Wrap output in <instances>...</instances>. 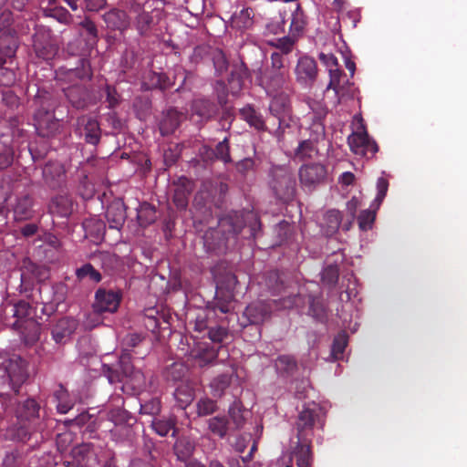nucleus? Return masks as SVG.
Returning <instances> with one entry per match:
<instances>
[{"label": "nucleus", "instance_id": "obj_55", "mask_svg": "<svg viewBox=\"0 0 467 467\" xmlns=\"http://www.w3.org/2000/svg\"><path fill=\"white\" fill-rule=\"evenodd\" d=\"M161 410V404L159 398H152L144 403L140 404V413L150 416H155L160 413Z\"/></svg>", "mask_w": 467, "mask_h": 467}, {"label": "nucleus", "instance_id": "obj_60", "mask_svg": "<svg viewBox=\"0 0 467 467\" xmlns=\"http://www.w3.org/2000/svg\"><path fill=\"white\" fill-rule=\"evenodd\" d=\"M339 276V270L337 265H328L322 272L323 283L333 286L337 283Z\"/></svg>", "mask_w": 467, "mask_h": 467}, {"label": "nucleus", "instance_id": "obj_11", "mask_svg": "<svg viewBox=\"0 0 467 467\" xmlns=\"http://www.w3.org/2000/svg\"><path fill=\"white\" fill-rule=\"evenodd\" d=\"M348 144L354 154L361 157H373L379 150L378 144L369 138L364 128L362 130L353 131L348 137Z\"/></svg>", "mask_w": 467, "mask_h": 467}, {"label": "nucleus", "instance_id": "obj_23", "mask_svg": "<svg viewBox=\"0 0 467 467\" xmlns=\"http://www.w3.org/2000/svg\"><path fill=\"white\" fill-rule=\"evenodd\" d=\"M22 363V359L18 357L10 358L5 353H0V371L7 375L11 380H23L24 368Z\"/></svg>", "mask_w": 467, "mask_h": 467}, {"label": "nucleus", "instance_id": "obj_38", "mask_svg": "<svg viewBox=\"0 0 467 467\" xmlns=\"http://www.w3.org/2000/svg\"><path fill=\"white\" fill-rule=\"evenodd\" d=\"M317 142L311 139L302 140L295 151L296 158L300 161L313 158L317 152Z\"/></svg>", "mask_w": 467, "mask_h": 467}, {"label": "nucleus", "instance_id": "obj_15", "mask_svg": "<svg viewBox=\"0 0 467 467\" xmlns=\"http://www.w3.org/2000/svg\"><path fill=\"white\" fill-rule=\"evenodd\" d=\"M119 369H115L108 365L103 366V372L110 384L123 382L136 369L130 361V355L126 351L122 353L119 361Z\"/></svg>", "mask_w": 467, "mask_h": 467}, {"label": "nucleus", "instance_id": "obj_51", "mask_svg": "<svg viewBox=\"0 0 467 467\" xmlns=\"http://www.w3.org/2000/svg\"><path fill=\"white\" fill-rule=\"evenodd\" d=\"M348 345V335L346 332L338 333L332 344L331 353L335 359H339L342 358V355L345 351V348Z\"/></svg>", "mask_w": 467, "mask_h": 467}, {"label": "nucleus", "instance_id": "obj_8", "mask_svg": "<svg viewBox=\"0 0 467 467\" xmlns=\"http://www.w3.org/2000/svg\"><path fill=\"white\" fill-rule=\"evenodd\" d=\"M92 71L89 60L87 57H81L76 67H61L56 71V78L63 83H69V88H79L81 84H85L90 80Z\"/></svg>", "mask_w": 467, "mask_h": 467}, {"label": "nucleus", "instance_id": "obj_37", "mask_svg": "<svg viewBox=\"0 0 467 467\" xmlns=\"http://www.w3.org/2000/svg\"><path fill=\"white\" fill-rule=\"evenodd\" d=\"M242 403L234 401L228 410L229 421L232 425L233 432L241 430L245 424V418L243 414Z\"/></svg>", "mask_w": 467, "mask_h": 467}, {"label": "nucleus", "instance_id": "obj_18", "mask_svg": "<svg viewBox=\"0 0 467 467\" xmlns=\"http://www.w3.org/2000/svg\"><path fill=\"white\" fill-rule=\"evenodd\" d=\"M34 198L29 191H26L16 197L12 204V212L16 221H26L34 216Z\"/></svg>", "mask_w": 467, "mask_h": 467}, {"label": "nucleus", "instance_id": "obj_47", "mask_svg": "<svg viewBox=\"0 0 467 467\" xmlns=\"http://www.w3.org/2000/svg\"><path fill=\"white\" fill-rule=\"evenodd\" d=\"M186 370V367L183 364L174 362L165 368L163 377L167 381L177 382L183 379Z\"/></svg>", "mask_w": 467, "mask_h": 467}, {"label": "nucleus", "instance_id": "obj_3", "mask_svg": "<svg viewBox=\"0 0 467 467\" xmlns=\"http://www.w3.org/2000/svg\"><path fill=\"white\" fill-rule=\"evenodd\" d=\"M12 315L16 321L12 324L18 330L26 343H33L39 338L40 327L33 317V309L29 303L21 300L13 306Z\"/></svg>", "mask_w": 467, "mask_h": 467}, {"label": "nucleus", "instance_id": "obj_40", "mask_svg": "<svg viewBox=\"0 0 467 467\" xmlns=\"http://www.w3.org/2000/svg\"><path fill=\"white\" fill-rule=\"evenodd\" d=\"M234 293H223L218 295L216 293L215 301L213 306V312L220 311L221 313L226 314L232 311L234 308Z\"/></svg>", "mask_w": 467, "mask_h": 467}, {"label": "nucleus", "instance_id": "obj_13", "mask_svg": "<svg viewBox=\"0 0 467 467\" xmlns=\"http://www.w3.org/2000/svg\"><path fill=\"white\" fill-rule=\"evenodd\" d=\"M271 313V303L261 300L253 302L245 307L243 313V319L245 320L241 325H260L270 317Z\"/></svg>", "mask_w": 467, "mask_h": 467}, {"label": "nucleus", "instance_id": "obj_45", "mask_svg": "<svg viewBox=\"0 0 467 467\" xmlns=\"http://www.w3.org/2000/svg\"><path fill=\"white\" fill-rule=\"evenodd\" d=\"M306 25V16L300 5H296L292 14L290 31L293 36L300 34Z\"/></svg>", "mask_w": 467, "mask_h": 467}, {"label": "nucleus", "instance_id": "obj_54", "mask_svg": "<svg viewBox=\"0 0 467 467\" xmlns=\"http://www.w3.org/2000/svg\"><path fill=\"white\" fill-rule=\"evenodd\" d=\"M212 58L215 72L218 74V76H221L223 72L227 71L228 61L224 53L221 49L214 50L213 52Z\"/></svg>", "mask_w": 467, "mask_h": 467}, {"label": "nucleus", "instance_id": "obj_50", "mask_svg": "<svg viewBox=\"0 0 467 467\" xmlns=\"http://www.w3.org/2000/svg\"><path fill=\"white\" fill-rule=\"evenodd\" d=\"M153 23V17L150 13L142 11L136 17V28L139 31L140 36L147 35Z\"/></svg>", "mask_w": 467, "mask_h": 467}, {"label": "nucleus", "instance_id": "obj_35", "mask_svg": "<svg viewBox=\"0 0 467 467\" xmlns=\"http://www.w3.org/2000/svg\"><path fill=\"white\" fill-rule=\"evenodd\" d=\"M238 284L237 277L232 272H226L216 276V291L218 295L234 293Z\"/></svg>", "mask_w": 467, "mask_h": 467}, {"label": "nucleus", "instance_id": "obj_5", "mask_svg": "<svg viewBox=\"0 0 467 467\" xmlns=\"http://www.w3.org/2000/svg\"><path fill=\"white\" fill-rule=\"evenodd\" d=\"M323 410L319 404L311 402L305 404L298 412L295 428L297 439L313 437L314 427L317 423H322Z\"/></svg>", "mask_w": 467, "mask_h": 467}, {"label": "nucleus", "instance_id": "obj_4", "mask_svg": "<svg viewBox=\"0 0 467 467\" xmlns=\"http://www.w3.org/2000/svg\"><path fill=\"white\" fill-rule=\"evenodd\" d=\"M270 187L275 195L284 202L291 201L296 194V180L293 172L285 166L271 169Z\"/></svg>", "mask_w": 467, "mask_h": 467}, {"label": "nucleus", "instance_id": "obj_52", "mask_svg": "<svg viewBox=\"0 0 467 467\" xmlns=\"http://www.w3.org/2000/svg\"><path fill=\"white\" fill-rule=\"evenodd\" d=\"M275 368L282 374H289L296 368V362L291 356H280L275 360Z\"/></svg>", "mask_w": 467, "mask_h": 467}, {"label": "nucleus", "instance_id": "obj_36", "mask_svg": "<svg viewBox=\"0 0 467 467\" xmlns=\"http://www.w3.org/2000/svg\"><path fill=\"white\" fill-rule=\"evenodd\" d=\"M157 219L156 209L149 202H142L137 209V220L140 226L147 227Z\"/></svg>", "mask_w": 467, "mask_h": 467}, {"label": "nucleus", "instance_id": "obj_46", "mask_svg": "<svg viewBox=\"0 0 467 467\" xmlns=\"http://www.w3.org/2000/svg\"><path fill=\"white\" fill-rule=\"evenodd\" d=\"M324 220L327 226V233L332 234L338 230L342 222V215L340 211L331 209L326 213Z\"/></svg>", "mask_w": 467, "mask_h": 467}, {"label": "nucleus", "instance_id": "obj_2", "mask_svg": "<svg viewBox=\"0 0 467 467\" xmlns=\"http://www.w3.org/2000/svg\"><path fill=\"white\" fill-rule=\"evenodd\" d=\"M34 103L37 107L34 119L38 135L42 137L53 136L60 126L58 119L54 116L56 101L51 98L47 89H37Z\"/></svg>", "mask_w": 467, "mask_h": 467}, {"label": "nucleus", "instance_id": "obj_17", "mask_svg": "<svg viewBox=\"0 0 467 467\" xmlns=\"http://www.w3.org/2000/svg\"><path fill=\"white\" fill-rule=\"evenodd\" d=\"M78 327V321L70 317L58 319L51 328L52 338L57 344H65L68 341Z\"/></svg>", "mask_w": 467, "mask_h": 467}, {"label": "nucleus", "instance_id": "obj_6", "mask_svg": "<svg viewBox=\"0 0 467 467\" xmlns=\"http://www.w3.org/2000/svg\"><path fill=\"white\" fill-rule=\"evenodd\" d=\"M13 23L12 12L3 11L0 15V53L7 57H15L18 47L17 33Z\"/></svg>", "mask_w": 467, "mask_h": 467}, {"label": "nucleus", "instance_id": "obj_56", "mask_svg": "<svg viewBox=\"0 0 467 467\" xmlns=\"http://www.w3.org/2000/svg\"><path fill=\"white\" fill-rule=\"evenodd\" d=\"M215 157L216 160L222 161L224 163L232 162L231 155H230V146L229 140L227 138H224L222 141H220L215 149Z\"/></svg>", "mask_w": 467, "mask_h": 467}, {"label": "nucleus", "instance_id": "obj_21", "mask_svg": "<svg viewBox=\"0 0 467 467\" xmlns=\"http://www.w3.org/2000/svg\"><path fill=\"white\" fill-rule=\"evenodd\" d=\"M221 88H246L251 84L250 73L247 67L242 62L232 67L230 75L227 77V82L223 79L218 80Z\"/></svg>", "mask_w": 467, "mask_h": 467}, {"label": "nucleus", "instance_id": "obj_41", "mask_svg": "<svg viewBox=\"0 0 467 467\" xmlns=\"http://www.w3.org/2000/svg\"><path fill=\"white\" fill-rule=\"evenodd\" d=\"M173 450L178 460L186 462L193 453L194 444L188 439H179L175 442Z\"/></svg>", "mask_w": 467, "mask_h": 467}, {"label": "nucleus", "instance_id": "obj_62", "mask_svg": "<svg viewBox=\"0 0 467 467\" xmlns=\"http://www.w3.org/2000/svg\"><path fill=\"white\" fill-rule=\"evenodd\" d=\"M296 39L292 36H283L277 38L275 42H270V45L280 49L282 53L288 54L292 51Z\"/></svg>", "mask_w": 467, "mask_h": 467}, {"label": "nucleus", "instance_id": "obj_63", "mask_svg": "<svg viewBox=\"0 0 467 467\" xmlns=\"http://www.w3.org/2000/svg\"><path fill=\"white\" fill-rule=\"evenodd\" d=\"M266 285L273 294H279L283 289V284L277 272H270L266 278Z\"/></svg>", "mask_w": 467, "mask_h": 467}, {"label": "nucleus", "instance_id": "obj_10", "mask_svg": "<svg viewBox=\"0 0 467 467\" xmlns=\"http://www.w3.org/2000/svg\"><path fill=\"white\" fill-rule=\"evenodd\" d=\"M389 189V182L384 177H379L377 181V195L372 202L369 209L364 210L358 217V227L362 231H368L372 228L376 219V212L380 207Z\"/></svg>", "mask_w": 467, "mask_h": 467}, {"label": "nucleus", "instance_id": "obj_9", "mask_svg": "<svg viewBox=\"0 0 467 467\" xmlns=\"http://www.w3.org/2000/svg\"><path fill=\"white\" fill-rule=\"evenodd\" d=\"M41 407L34 399H26L19 402L16 408V421L33 424V428L36 430H45L47 424L45 418L40 414Z\"/></svg>", "mask_w": 467, "mask_h": 467}, {"label": "nucleus", "instance_id": "obj_33", "mask_svg": "<svg viewBox=\"0 0 467 467\" xmlns=\"http://www.w3.org/2000/svg\"><path fill=\"white\" fill-rule=\"evenodd\" d=\"M79 121L84 124V135L86 142L92 145H97L100 140L101 134L99 122L92 118H88L87 119L82 118L79 119Z\"/></svg>", "mask_w": 467, "mask_h": 467}, {"label": "nucleus", "instance_id": "obj_28", "mask_svg": "<svg viewBox=\"0 0 467 467\" xmlns=\"http://www.w3.org/2000/svg\"><path fill=\"white\" fill-rule=\"evenodd\" d=\"M106 218L110 229L120 230L126 221L124 204L120 202L110 203L106 211Z\"/></svg>", "mask_w": 467, "mask_h": 467}, {"label": "nucleus", "instance_id": "obj_31", "mask_svg": "<svg viewBox=\"0 0 467 467\" xmlns=\"http://www.w3.org/2000/svg\"><path fill=\"white\" fill-rule=\"evenodd\" d=\"M49 212L59 217H67L72 213V201L67 195H57L49 203Z\"/></svg>", "mask_w": 467, "mask_h": 467}, {"label": "nucleus", "instance_id": "obj_61", "mask_svg": "<svg viewBox=\"0 0 467 467\" xmlns=\"http://www.w3.org/2000/svg\"><path fill=\"white\" fill-rule=\"evenodd\" d=\"M228 336V329L222 326L211 327L208 330V337L214 343H223Z\"/></svg>", "mask_w": 467, "mask_h": 467}, {"label": "nucleus", "instance_id": "obj_58", "mask_svg": "<svg viewBox=\"0 0 467 467\" xmlns=\"http://www.w3.org/2000/svg\"><path fill=\"white\" fill-rule=\"evenodd\" d=\"M310 138L311 140H315L316 142H318L319 140H324L326 132H325V125L322 121L321 117H317L310 128Z\"/></svg>", "mask_w": 467, "mask_h": 467}, {"label": "nucleus", "instance_id": "obj_42", "mask_svg": "<svg viewBox=\"0 0 467 467\" xmlns=\"http://www.w3.org/2000/svg\"><path fill=\"white\" fill-rule=\"evenodd\" d=\"M182 114L175 109H169L166 117L161 123L162 134L173 132L180 125Z\"/></svg>", "mask_w": 467, "mask_h": 467}, {"label": "nucleus", "instance_id": "obj_27", "mask_svg": "<svg viewBox=\"0 0 467 467\" xmlns=\"http://www.w3.org/2000/svg\"><path fill=\"white\" fill-rule=\"evenodd\" d=\"M192 190V182L186 177H181L175 183L172 202L178 209H186Z\"/></svg>", "mask_w": 467, "mask_h": 467}, {"label": "nucleus", "instance_id": "obj_26", "mask_svg": "<svg viewBox=\"0 0 467 467\" xmlns=\"http://www.w3.org/2000/svg\"><path fill=\"white\" fill-rule=\"evenodd\" d=\"M268 96L272 98L269 110L271 114L279 119L288 113L290 101L288 96L279 89H271Z\"/></svg>", "mask_w": 467, "mask_h": 467}, {"label": "nucleus", "instance_id": "obj_57", "mask_svg": "<svg viewBox=\"0 0 467 467\" xmlns=\"http://www.w3.org/2000/svg\"><path fill=\"white\" fill-rule=\"evenodd\" d=\"M123 382L130 383L134 390L140 391L146 389V378L143 372L140 369H136L127 379Z\"/></svg>", "mask_w": 467, "mask_h": 467}, {"label": "nucleus", "instance_id": "obj_16", "mask_svg": "<svg viewBox=\"0 0 467 467\" xmlns=\"http://www.w3.org/2000/svg\"><path fill=\"white\" fill-rule=\"evenodd\" d=\"M120 298V295L117 292L99 288L95 295L93 308L98 313H113L117 311Z\"/></svg>", "mask_w": 467, "mask_h": 467}, {"label": "nucleus", "instance_id": "obj_24", "mask_svg": "<svg viewBox=\"0 0 467 467\" xmlns=\"http://www.w3.org/2000/svg\"><path fill=\"white\" fill-rule=\"evenodd\" d=\"M107 28L112 31L123 32L130 26V17L126 11L111 8L102 16Z\"/></svg>", "mask_w": 467, "mask_h": 467}, {"label": "nucleus", "instance_id": "obj_22", "mask_svg": "<svg viewBox=\"0 0 467 467\" xmlns=\"http://www.w3.org/2000/svg\"><path fill=\"white\" fill-rule=\"evenodd\" d=\"M272 69L267 70L265 78L267 84L273 87H281L285 83L286 70L284 67V57L282 54L274 52L271 56Z\"/></svg>", "mask_w": 467, "mask_h": 467}, {"label": "nucleus", "instance_id": "obj_20", "mask_svg": "<svg viewBox=\"0 0 467 467\" xmlns=\"http://www.w3.org/2000/svg\"><path fill=\"white\" fill-rule=\"evenodd\" d=\"M45 183L51 189H59L66 183L64 166L58 162H48L42 171Z\"/></svg>", "mask_w": 467, "mask_h": 467}, {"label": "nucleus", "instance_id": "obj_25", "mask_svg": "<svg viewBox=\"0 0 467 467\" xmlns=\"http://www.w3.org/2000/svg\"><path fill=\"white\" fill-rule=\"evenodd\" d=\"M311 442V437L307 439H297L296 445L292 451V456L296 459L297 467H310L312 464L313 454Z\"/></svg>", "mask_w": 467, "mask_h": 467}, {"label": "nucleus", "instance_id": "obj_64", "mask_svg": "<svg viewBox=\"0 0 467 467\" xmlns=\"http://www.w3.org/2000/svg\"><path fill=\"white\" fill-rule=\"evenodd\" d=\"M72 441L73 435L71 432H64L58 434L56 440L57 450L61 452L67 451Z\"/></svg>", "mask_w": 467, "mask_h": 467}, {"label": "nucleus", "instance_id": "obj_32", "mask_svg": "<svg viewBox=\"0 0 467 467\" xmlns=\"http://www.w3.org/2000/svg\"><path fill=\"white\" fill-rule=\"evenodd\" d=\"M218 350L213 346L202 344L196 349L192 350V356L202 367L211 364L218 357Z\"/></svg>", "mask_w": 467, "mask_h": 467}, {"label": "nucleus", "instance_id": "obj_34", "mask_svg": "<svg viewBox=\"0 0 467 467\" xmlns=\"http://www.w3.org/2000/svg\"><path fill=\"white\" fill-rule=\"evenodd\" d=\"M240 115L244 120L257 130H265L266 129L263 116L251 105H247L241 109Z\"/></svg>", "mask_w": 467, "mask_h": 467}, {"label": "nucleus", "instance_id": "obj_44", "mask_svg": "<svg viewBox=\"0 0 467 467\" xmlns=\"http://www.w3.org/2000/svg\"><path fill=\"white\" fill-rule=\"evenodd\" d=\"M76 275L79 281L88 279L93 283H99L102 278L101 274L89 263H87L78 268L76 270Z\"/></svg>", "mask_w": 467, "mask_h": 467}, {"label": "nucleus", "instance_id": "obj_1", "mask_svg": "<svg viewBox=\"0 0 467 467\" xmlns=\"http://www.w3.org/2000/svg\"><path fill=\"white\" fill-rule=\"evenodd\" d=\"M246 229L247 235L245 238L254 239L257 233L261 229V222L256 213L254 211H242L231 212L224 217L221 218L218 223V230L211 233L207 232L204 235V242L211 250H221V243L209 244L208 239L213 234L222 233L225 240L230 237L234 238L237 234H241L243 230Z\"/></svg>", "mask_w": 467, "mask_h": 467}, {"label": "nucleus", "instance_id": "obj_53", "mask_svg": "<svg viewBox=\"0 0 467 467\" xmlns=\"http://www.w3.org/2000/svg\"><path fill=\"white\" fill-rule=\"evenodd\" d=\"M216 401L209 398H202L196 403L198 416L203 417L213 414L217 410Z\"/></svg>", "mask_w": 467, "mask_h": 467}, {"label": "nucleus", "instance_id": "obj_48", "mask_svg": "<svg viewBox=\"0 0 467 467\" xmlns=\"http://www.w3.org/2000/svg\"><path fill=\"white\" fill-rule=\"evenodd\" d=\"M309 314L316 319L323 321L327 317L326 307L320 296H309Z\"/></svg>", "mask_w": 467, "mask_h": 467}, {"label": "nucleus", "instance_id": "obj_19", "mask_svg": "<svg viewBox=\"0 0 467 467\" xmlns=\"http://www.w3.org/2000/svg\"><path fill=\"white\" fill-rule=\"evenodd\" d=\"M296 80L300 85L312 86L317 76L316 61L310 57H302L296 67Z\"/></svg>", "mask_w": 467, "mask_h": 467}, {"label": "nucleus", "instance_id": "obj_43", "mask_svg": "<svg viewBox=\"0 0 467 467\" xmlns=\"http://www.w3.org/2000/svg\"><path fill=\"white\" fill-rule=\"evenodd\" d=\"M233 373H223L211 382L212 393L214 397H221L224 390L231 385Z\"/></svg>", "mask_w": 467, "mask_h": 467}, {"label": "nucleus", "instance_id": "obj_59", "mask_svg": "<svg viewBox=\"0 0 467 467\" xmlns=\"http://www.w3.org/2000/svg\"><path fill=\"white\" fill-rule=\"evenodd\" d=\"M84 89H63L65 95L70 101L73 107L77 109H84L88 106L87 100L82 97L80 91Z\"/></svg>", "mask_w": 467, "mask_h": 467}, {"label": "nucleus", "instance_id": "obj_14", "mask_svg": "<svg viewBox=\"0 0 467 467\" xmlns=\"http://www.w3.org/2000/svg\"><path fill=\"white\" fill-rule=\"evenodd\" d=\"M319 59L328 69L330 80L327 88H346L354 85L347 78L346 74L338 68L337 59L333 54L320 53Z\"/></svg>", "mask_w": 467, "mask_h": 467}, {"label": "nucleus", "instance_id": "obj_29", "mask_svg": "<svg viewBox=\"0 0 467 467\" xmlns=\"http://www.w3.org/2000/svg\"><path fill=\"white\" fill-rule=\"evenodd\" d=\"M83 228L86 236L91 238L94 242L97 243L103 240L106 233V224L101 219L96 217L86 219L83 222Z\"/></svg>", "mask_w": 467, "mask_h": 467}, {"label": "nucleus", "instance_id": "obj_39", "mask_svg": "<svg viewBox=\"0 0 467 467\" xmlns=\"http://www.w3.org/2000/svg\"><path fill=\"white\" fill-rule=\"evenodd\" d=\"M175 425L176 420L174 417L154 419L151 421L152 429L161 437L168 435L171 431H172V434H174L176 431Z\"/></svg>", "mask_w": 467, "mask_h": 467}, {"label": "nucleus", "instance_id": "obj_49", "mask_svg": "<svg viewBox=\"0 0 467 467\" xmlns=\"http://www.w3.org/2000/svg\"><path fill=\"white\" fill-rule=\"evenodd\" d=\"M32 425L33 424L27 422L23 424L17 421L14 431V439L18 441L26 442L30 439L32 433L44 431L34 429Z\"/></svg>", "mask_w": 467, "mask_h": 467}, {"label": "nucleus", "instance_id": "obj_30", "mask_svg": "<svg viewBox=\"0 0 467 467\" xmlns=\"http://www.w3.org/2000/svg\"><path fill=\"white\" fill-rule=\"evenodd\" d=\"M209 431L220 439L233 433L232 425L226 416H214L207 421Z\"/></svg>", "mask_w": 467, "mask_h": 467}, {"label": "nucleus", "instance_id": "obj_12", "mask_svg": "<svg viewBox=\"0 0 467 467\" xmlns=\"http://www.w3.org/2000/svg\"><path fill=\"white\" fill-rule=\"evenodd\" d=\"M298 177L301 186L312 191L325 181L327 168L318 162L306 163L299 168Z\"/></svg>", "mask_w": 467, "mask_h": 467}, {"label": "nucleus", "instance_id": "obj_7", "mask_svg": "<svg viewBox=\"0 0 467 467\" xmlns=\"http://www.w3.org/2000/svg\"><path fill=\"white\" fill-rule=\"evenodd\" d=\"M32 42L33 50L36 57L39 59L45 61L51 60L58 51V47L55 43L52 31L44 26L36 27Z\"/></svg>", "mask_w": 467, "mask_h": 467}]
</instances>
